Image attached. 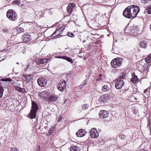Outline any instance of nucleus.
<instances>
[{"label":"nucleus","instance_id":"obj_15","mask_svg":"<svg viewBox=\"0 0 151 151\" xmlns=\"http://www.w3.org/2000/svg\"><path fill=\"white\" fill-rule=\"evenodd\" d=\"M23 79H25V82L26 83L29 82L31 79L32 78V76L31 75H26L23 74Z\"/></svg>","mask_w":151,"mask_h":151},{"label":"nucleus","instance_id":"obj_23","mask_svg":"<svg viewBox=\"0 0 151 151\" xmlns=\"http://www.w3.org/2000/svg\"><path fill=\"white\" fill-rule=\"evenodd\" d=\"M145 8H146V10L148 14H151V5L148 6L147 8L146 7H145Z\"/></svg>","mask_w":151,"mask_h":151},{"label":"nucleus","instance_id":"obj_4","mask_svg":"<svg viewBox=\"0 0 151 151\" xmlns=\"http://www.w3.org/2000/svg\"><path fill=\"white\" fill-rule=\"evenodd\" d=\"M22 39L24 42L28 43L29 44H32L36 42V41L29 34L24 35L22 37Z\"/></svg>","mask_w":151,"mask_h":151},{"label":"nucleus","instance_id":"obj_3","mask_svg":"<svg viewBox=\"0 0 151 151\" xmlns=\"http://www.w3.org/2000/svg\"><path fill=\"white\" fill-rule=\"evenodd\" d=\"M123 59L120 57L116 58L112 60L111 62V66L114 68L119 67L122 64Z\"/></svg>","mask_w":151,"mask_h":151},{"label":"nucleus","instance_id":"obj_43","mask_svg":"<svg viewBox=\"0 0 151 151\" xmlns=\"http://www.w3.org/2000/svg\"><path fill=\"white\" fill-rule=\"evenodd\" d=\"M102 74H100L99 75V77L101 78L102 77Z\"/></svg>","mask_w":151,"mask_h":151},{"label":"nucleus","instance_id":"obj_10","mask_svg":"<svg viewBox=\"0 0 151 151\" xmlns=\"http://www.w3.org/2000/svg\"><path fill=\"white\" fill-rule=\"evenodd\" d=\"M109 114L106 111L104 110H101L99 113V117L100 118L104 119L107 117Z\"/></svg>","mask_w":151,"mask_h":151},{"label":"nucleus","instance_id":"obj_35","mask_svg":"<svg viewBox=\"0 0 151 151\" xmlns=\"http://www.w3.org/2000/svg\"><path fill=\"white\" fill-rule=\"evenodd\" d=\"M150 1V0H142V2L143 3H147Z\"/></svg>","mask_w":151,"mask_h":151},{"label":"nucleus","instance_id":"obj_9","mask_svg":"<svg viewBox=\"0 0 151 151\" xmlns=\"http://www.w3.org/2000/svg\"><path fill=\"white\" fill-rule=\"evenodd\" d=\"M90 135L92 138H96L99 136V133L95 128H93L91 129L90 130Z\"/></svg>","mask_w":151,"mask_h":151},{"label":"nucleus","instance_id":"obj_40","mask_svg":"<svg viewBox=\"0 0 151 151\" xmlns=\"http://www.w3.org/2000/svg\"><path fill=\"white\" fill-rule=\"evenodd\" d=\"M2 31L3 32L5 33H7L8 32L7 30L5 29H3Z\"/></svg>","mask_w":151,"mask_h":151},{"label":"nucleus","instance_id":"obj_44","mask_svg":"<svg viewBox=\"0 0 151 151\" xmlns=\"http://www.w3.org/2000/svg\"><path fill=\"white\" fill-rule=\"evenodd\" d=\"M101 79L100 78H98L96 79V81H99V80H100Z\"/></svg>","mask_w":151,"mask_h":151},{"label":"nucleus","instance_id":"obj_29","mask_svg":"<svg viewBox=\"0 0 151 151\" xmlns=\"http://www.w3.org/2000/svg\"><path fill=\"white\" fill-rule=\"evenodd\" d=\"M119 80L126 79V77L125 76V74L123 73L119 78Z\"/></svg>","mask_w":151,"mask_h":151},{"label":"nucleus","instance_id":"obj_16","mask_svg":"<svg viewBox=\"0 0 151 151\" xmlns=\"http://www.w3.org/2000/svg\"><path fill=\"white\" fill-rule=\"evenodd\" d=\"M109 95L107 94L103 95L99 99V101L100 102H104L109 99Z\"/></svg>","mask_w":151,"mask_h":151},{"label":"nucleus","instance_id":"obj_11","mask_svg":"<svg viewBox=\"0 0 151 151\" xmlns=\"http://www.w3.org/2000/svg\"><path fill=\"white\" fill-rule=\"evenodd\" d=\"M63 30V28L62 27H57L56 31L52 35V37H53L55 36V35H58L60 34H62Z\"/></svg>","mask_w":151,"mask_h":151},{"label":"nucleus","instance_id":"obj_31","mask_svg":"<svg viewBox=\"0 0 151 151\" xmlns=\"http://www.w3.org/2000/svg\"><path fill=\"white\" fill-rule=\"evenodd\" d=\"M3 81H12V79L10 78H6L5 79H3Z\"/></svg>","mask_w":151,"mask_h":151},{"label":"nucleus","instance_id":"obj_39","mask_svg":"<svg viewBox=\"0 0 151 151\" xmlns=\"http://www.w3.org/2000/svg\"><path fill=\"white\" fill-rule=\"evenodd\" d=\"M14 88L16 89L17 91H19V90H20L21 88L17 86H14Z\"/></svg>","mask_w":151,"mask_h":151},{"label":"nucleus","instance_id":"obj_8","mask_svg":"<svg viewBox=\"0 0 151 151\" xmlns=\"http://www.w3.org/2000/svg\"><path fill=\"white\" fill-rule=\"evenodd\" d=\"M124 85V82L122 80H119V78L117 79V81L115 85V88L118 89H121L122 87Z\"/></svg>","mask_w":151,"mask_h":151},{"label":"nucleus","instance_id":"obj_38","mask_svg":"<svg viewBox=\"0 0 151 151\" xmlns=\"http://www.w3.org/2000/svg\"><path fill=\"white\" fill-rule=\"evenodd\" d=\"M68 36L69 37H73L74 36V35L73 33H72L69 34H68Z\"/></svg>","mask_w":151,"mask_h":151},{"label":"nucleus","instance_id":"obj_46","mask_svg":"<svg viewBox=\"0 0 151 151\" xmlns=\"http://www.w3.org/2000/svg\"><path fill=\"white\" fill-rule=\"evenodd\" d=\"M85 42V40H83L82 41V42H83V43H84V42Z\"/></svg>","mask_w":151,"mask_h":151},{"label":"nucleus","instance_id":"obj_34","mask_svg":"<svg viewBox=\"0 0 151 151\" xmlns=\"http://www.w3.org/2000/svg\"><path fill=\"white\" fill-rule=\"evenodd\" d=\"M54 130V128L53 127L52 128H50V130H49V132L50 133H52Z\"/></svg>","mask_w":151,"mask_h":151},{"label":"nucleus","instance_id":"obj_42","mask_svg":"<svg viewBox=\"0 0 151 151\" xmlns=\"http://www.w3.org/2000/svg\"><path fill=\"white\" fill-rule=\"evenodd\" d=\"M65 56H62L58 57H57V58H62V59H64V58H63V57H64Z\"/></svg>","mask_w":151,"mask_h":151},{"label":"nucleus","instance_id":"obj_27","mask_svg":"<svg viewBox=\"0 0 151 151\" xmlns=\"http://www.w3.org/2000/svg\"><path fill=\"white\" fill-rule=\"evenodd\" d=\"M4 88L0 85V98L2 97L4 92Z\"/></svg>","mask_w":151,"mask_h":151},{"label":"nucleus","instance_id":"obj_19","mask_svg":"<svg viewBox=\"0 0 151 151\" xmlns=\"http://www.w3.org/2000/svg\"><path fill=\"white\" fill-rule=\"evenodd\" d=\"M139 45L142 48H145L147 46V44L146 42L145 41H141L139 43Z\"/></svg>","mask_w":151,"mask_h":151},{"label":"nucleus","instance_id":"obj_1","mask_svg":"<svg viewBox=\"0 0 151 151\" xmlns=\"http://www.w3.org/2000/svg\"><path fill=\"white\" fill-rule=\"evenodd\" d=\"M139 10V8L138 6L130 5L124 9L123 12V15L126 18L133 19L136 17Z\"/></svg>","mask_w":151,"mask_h":151},{"label":"nucleus","instance_id":"obj_18","mask_svg":"<svg viewBox=\"0 0 151 151\" xmlns=\"http://www.w3.org/2000/svg\"><path fill=\"white\" fill-rule=\"evenodd\" d=\"M132 77L131 79V81L133 83H135L139 80V79L138 78L137 76L135 75L134 73L132 74Z\"/></svg>","mask_w":151,"mask_h":151},{"label":"nucleus","instance_id":"obj_7","mask_svg":"<svg viewBox=\"0 0 151 151\" xmlns=\"http://www.w3.org/2000/svg\"><path fill=\"white\" fill-rule=\"evenodd\" d=\"M66 81L64 80L61 81L57 85L58 89L60 91H63L66 88Z\"/></svg>","mask_w":151,"mask_h":151},{"label":"nucleus","instance_id":"obj_2","mask_svg":"<svg viewBox=\"0 0 151 151\" xmlns=\"http://www.w3.org/2000/svg\"><path fill=\"white\" fill-rule=\"evenodd\" d=\"M38 110V106L35 102L32 101L31 110L30 112L29 117L31 119L35 118L36 112Z\"/></svg>","mask_w":151,"mask_h":151},{"label":"nucleus","instance_id":"obj_48","mask_svg":"<svg viewBox=\"0 0 151 151\" xmlns=\"http://www.w3.org/2000/svg\"><path fill=\"white\" fill-rule=\"evenodd\" d=\"M36 0L37 1H39L40 0Z\"/></svg>","mask_w":151,"mask_h":151},{"label":"nucleus","instance_id":"obj_25","mask_svg":"<svg viewBox=\"0 0 151 151\" xmlns=\"http://www.w3.org/2000/svg\"><path fill=\"white\" fill-rule=\"evenodd\" d=\"M63 58H64V59L68 61L71 64L73 63V61L70 58L66 56H65V57H63Z\"/></svg>","mask_w":151,"mask_h":151},{"label":"nucleus","instance_id":"obj_6","mask_svg":"<svg viewBox=\"0 0 151 151\" xmlns=\"http://www.w3.org/2000/svg\"><path fill=\"white\" fill-rule=\"evenodd\" d=\"M50 93L46 91H42L39 92V96L43 100L47 101Z\"/></svg>","mask_w":151,"mask_h":151},{"label":"nucleus","instance_id":"obj_21","mask_svg":"<svg viewBox=\"0 0 151 151\" xmlns=\"http://www.w3.org/2000/svg\"><path fill=\"white\" fill-rule=\"evenodd\" d=\"M110 88L107 85H104L102 87V90L103 92H105L108 91Z\"/></svg>","mask_w":151,"mask_h":151},{"label":"nucleus","instance_id":"obj_26","mask_svg":"<svg viewBox=\"0 0 151 151\" xmlns=\"http://www.w3.org/2000/svg\"><path fill=\"white\" fill-rule=\"evenodd\" d=\"M119 138L122 139H124L126 138L125 135L123 133H120L119 136Z\"/></svg>","mask_w":151,"mask_h":151},{"label":"nucleus","instance_id":"obj_37","mask_svg":"<svg viewBox=\"0 0 151 151\" xmlns=\"http://www.w3.org/2000/svg\"><path fill=\"white\" fill-rule=\"evenodd\" d=\"M18 150V149L16 148H11V151H17Z\"/></svg>","mask_w":151,"mask_h":151},{"label":"nucleus","instance_id":"obj_13","mask_svg":"<svg viewBox=\"0 0 151 151\" xmlns=\"http://www.w3.org/2000/svg\"><path fill=\"white\" fill-rule=\"evenodd\" d=\"M58 99V98L56 95H53L50 93L48 98H47V101L52 102L56 101Z\"/></svg>","mask_w":151,"mask_h":151},{"label":"nucleus","instance_id":"obj_41","mask_svg":"<svg viewBox=\"0 0 151 151\" xmlns=\"http://www.w3.org/2000/svg\"><path fill=\"white\" fill-rule=\"evenodd\" d=\"M62 119V117H60V116L59 117V118L58 120V122H60L61 120Z\"/></svg>","mask_w":151,"mask_h":151},{"label":"nucleus","instance_id":"obj_28","mask_svg":"<svg viewBox=\"0 0 151 151\" xmlns=\"http://www.w3.org/2000/svg\"><path fill=\"white\" fill-rule=\"evenodd\" d=\"M36 63L37 64L40 65L43 64L42 59H38L36 61Z\"/></svg>","mask_w":151,"mask_h":151},{"label":"nucleus","instance_id":"obj_20","mask_svg":"<svg viewBox=\"0 0 151 151\" xmlns=\"http://www.w3.org/2000/svg\"><path fill=\"white\" fill-rule=\"evenodd\" d=\"M70 151H79V148L76 146H72L70 148Z\"/></svg>","mask_w":151,"mask_h":151},{"label":"nucleus","instance_id":"obj_33","mask_svg":"<svg viewBox=\"0 0 151 151\" xmlns=\"http://www.w3.org/2000/svg\"><path fill=\"white\" fill-rule=\"evenodd\" d=\"M13 3L16 4H17L19 5L20 4V0H15L13 2Z\"/></svg>","mask_w":151,"mask_h":151},{"label":"nucleus","instance_id":"obj_47","mask_svg":"<svg viewBox=\"0 0 151 151\" xmlns=\"http://www.w3.org/2000/svg\"><path fill=\"white\" fill-rule=\"evenodd\" d=\"M17 64H19V63L17 62Z\"/></svg>","mask_w":151,"mask_h":151},{"label":"nucleus","instance_id":"obj_49","mask_svg":"<svg viewBox=\"0 0 151 151\" xmlns=\"http://www.w3.org/2000/svg\"><path fill=\"white\" fill-rule=\"evenodd\" d=\"M116 41H117V40H115V41H116Z\"/></svg>","mask_w":151,"mask_h":151},{"label":"nucleus","instance_id":"obj_30","mask_svg":"<svg viewBox=\"0 0 151 151\" xmlns=\"http://www.w3.org/2000/svg\"><path fill=\"white\" fill-rule=\"evenodd\" d=\"M17 30L19 33L23 32L24 31V29L20 27L17 28Z\"/></svg>","mask_w":151,"mask_h":151},{"label":"nucleus","instance_id":"obj_12","mask_svg":"<svg viewBox=\"0 0 151 151\" xmlns=\"http://www.w3.org/2000/svg\"><path fill=\"white\" fill-rule=\"evenodd\" d=\"M37 82L39 86L41 87H44L46 85V81L42 78H40L37 80Z\"/></svg>","mask_w":151,"mask_h":151},{"label":"nucleus","instance_id":"obj_24","mask_svg":"<svg viewBox=\"0 0 151 151\" xmlns=\"http://www.w3.org/2000/svg\"><path fill=\"white\" fill-rule=\"evenodd\" d=\"M145 60L147 63L151 62V53L149 56L145 59Z\"/></svg>","mask_w":151,"mask_h":151},{"label":"nucleus","instance_id":"obj_36","mask_svg":"<svg viewBox=\"0 0 151 151\" xmlns=\"http://www.w3.org/2000/svg\"><path fill=\"white\" fill-rule=\"evenodd\" d=\"M19 91H20L21 92L25 93L26 92V90L24 88H21L20 90H19Z\"/></svg>","mask_w":151,"mask_h":151},{"label":"nucleus","instance_id":"obj_14","mask_svg":"<svg viewBox=\"0 0 151 151\" xmlns=\"http://www.w3.org/2000/svg\"><path fill=\"white\" fill-rule=\"evenodd\" d=\"M86 133L85 130L84 129L79 130L76 133L77 137H81L84 136Z\"/></svg>","mask_w":151,"mask_h":151},{"label":"nucleus","instance_id":"obj_32","mask_svg":"<svg viewBox=\"0 0 151 151\" xmlns=\"http://www.w3.org/2000/svg\"><path fill=\"white\" fill-rule=\"evenodd\" d=\"M49 60V58H45V59H42V63L43 64L45 63H46L48 60Z\"/></svg>","mask_w":151,"mask_h":151},{"label":"nucleus","instance_id":"obj_22","mask_svg":"<svg viewBox=\"0 0 151 151\" xmlns=\"http://www.w3.org/2000/svg\"><path fill=\"white\" fill-rule=\"evenodd\" d=\"M89 107V105L88 104H85L83 105L81 108L83 110H86L88 109Z\"/></svg>","mask_w":151,"mask_h":151},{"label":"nucleus","instance_id":"obj_5","mask_svg":"<svg viewBox=\"0 0 151 151\" xmlns=\"http://www.w3.org/2000/svg\"><path fill=\"white\" fill-rule=\"evenodd\" d=\"M6 15L10 20L14 21L17 19V14L13 10H9L7 12Z\"/></svg>","mask_w":151,"mask_h":151},{"label":"nucleus","instance_id":"obj_17","mask_svg":"<svg viewBox=\"0 0 151 151\" xmlns=\"http://www.w3.org/2000/svg\"><path fill=\"white\" fill-rule=\"evenodd\" d=\"M75 5V4L74 3H71L68 5L67 8V10L68 12L70 13H71Z\"/></svg>","mask_w":151,"mask_h":151},{"label":"nucleus","instance_id":"obj_45","mask_svg":"<svg viewBox=\"0 0 151 151\" xmlns=\"http://www.w3.org/2000/svg\"><path fill=\"white\" fill-rule=\"evenodd\" d=\"M40 29H42L44 28H43V27H41V26H40Z\"/></svg>","mask_w":151,"mask_h":151}]
</instances>
